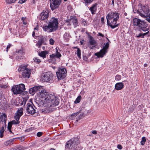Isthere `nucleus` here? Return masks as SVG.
<instances>
[{
	"label": "nucleus",
	"instance_id": "56",
	"mask_svg": "<svg viewBox=\"0 0 150 150\" xmlns=\"http://www.w3.org/2000/svg\"><path fill=\"white\" fill-rule=\"evenodd\" d=\"M82 24L84 25H87L86 22L85 21H83Z\"/></svg>",
	"mask_w": 150,
	"mask_h": 150
},
{
	"label": "nucleus",
	"instance_id": "12",
	"mask_svg": "<svg viewBox=\"0 0 150 150\" xmlns=\"http://www.w3.org/2000/svg\"><path fill=\"white\" fill-rule=\"evenodd\" d=\"M61 56V54L58 52L57 48H56L55 54H52L51 55H50V59H49L48 61L49 62L52 61L55 62L56 61V58H60Z\"/></svg>",
	"mask_w": 150,
	"mask_h": 150
},
{
	"label": "nucleus",
	"instance_id": "55",
	"mask_svg": "<svg viewBox=\"0 0 150 150\" xmlns=\"http://www.w3.org/2000/svg\"><path fill=\"white\" fill-rule=\"evenodd\" d=\"M7 87V86L6 85H1V88H6Z\"/></svg>",
	"mask_w": 150,
	"mask_h": 150
},
{
	"label": "nucleus",
	"instance_id": "20",
	"mask_svg": "<svg viewBox=\"0 0 150 150\" xmlns=\"http://www.w3.org/2000/svg\"><path fill=\"white\" fill-rule=\"evenodd\" d=\"M141 9L144 14L147 16L149 11V7L147 6H144L141 7Z\"/></svg>",
	"mask_w": 150,
	"mask_h": 150
},
{
	"label": "nucleus",
	"instance_id": "7",
	"mask_svg": "<svg viewBox=\"0 0 150 150\" xmlns=\"http://www.w3.org/2000/svg\"><path fill=\"white\" fill-rule=\"evenodd\" d=\"M28 65H21L20 66L18 70L21 71L22 76L24 78H29L31 72V70L27 67Z\"/></svg>",
	"mask_w": 150,
	"mask_h": 150
},
{
	"label": "nucleus",
	"instance_id": "25",
	"mask_svg": "<svg viewBox=\"0 0 150 150\" xmlns=\"http://www.w3.org/2000/svg\"><path fill=\"white\" fill-rule=\"evenodd\" d=\"M0 120L2 122H4L5 124L7 120V116L6 114H3L0 117Z\"/></svg>",
	"mask_w": 150,
	"mask_h": 150
},
{
	"label": "nucleus",
	"instance_id": "48",
	"mask_svg": "<svg viewBox=\"0 0 150 150\" xmlns=\"http://www.w3.org/2000/svg\"><path fill=\"white\" fill-rule=\"evenodd\" d=\"M80 112L79 111V112H77L76 113H73L72 114V115H71L72 116H77L79 113Z\"/></svg>",
	"mask_w": 150,
	"mask_h": 150
},
{
	"label": "nucleus",
	"instance_id": "15",
	"mask_svg": "<svg viewBox=\"0 0 150 150\" xmlns=\"http://www.w3.org/2000/svg\"><path fill=\"white\" fill-rule=\"evenodd\" d=\"M49 15V11L48 10L46 9V10H43L42 12L40 14V20H43L47 19Z\"/></svg>",
	"mask_w": 150,
	"mask_h": 150
},
{
	"label": "nucleus",
	"instance_id": "36",
	"mask_svg": "<svg viewBox=\"0 0 150 150\" xmlns=\"http://www.w3.org/2000/svg\"><path fill=\"white\" fill-rule=\"evenodd\" d=\"M6 3L8 4L14 3L17 0H5Z\"/></svg>",
	"mask_w": 150,
	"mask_h": 150
},
{
	"label": "nucleus",
	"instance_id": "4",
	"mask_svg": "<svg viewBox=\"0 0 150 150\" xmlns=\"http://www.w3.org/2000/svg\"><path fill=\"white\" fill-rule=\"evenodd\" d=\"M38 96L40 98L39 100L36 101V103H40V104H45V103L47 101L48 97H50V94H49L46 91L42 88V87L40 86V91H39Z\"/></svg>",
	"mask_w": 150,
	"mask_h": 150
},
{
	"label": "nucleus",
	"instance_id": "3",
	"mask_svg": "<svg viewBox=\"0 0 150 150\" xmlns=\"http://www.w3.org/2000/svg\"><path fill=\"white\" fill-rule=\"evenodd\" d=\"M79 141L76 137L71 139L65 145V149L68 150H78L79 148Z\"/></svg>",
	"mask_w": 150,
	"mask_h": 150
},
{
	"label": "nucleus",
	"instance_id": "17",
	"mask_svg": "<svg viewBox=\"0 0 150 150\" xmlns=\"http://www.w3.org/2000/svg\"><path fill=\"white\" fill-rule=\"evenodd\" d=\"M40 86H35L30 88L29 91V93L32 95H34L35 92L40 91Z\"/></svg>",
	"mask_w": 150,
	"mask_h": 150
},
{
	"label": "nucleus",
	"instance_id": "27",
	"mask_svg": "<svg viewBox=\"0 0 150 150\" xmlns=\"http://www.w3.org/2000/svg\"><path fill=\"white\" fill-rule=\"evenodd\" d=\"M139 15L140 16H141L142 17H146V20L148 21L149 23H150V14L149 15L148 14L147 15V16H146L145 14H143L142 13H139Z\"/></svg>",
	"mask_w": 150,
	"mask_h": 150
},
{
	"label": "nucleus",
	"instance_id": "62",
	"mask_svg": "<svg viewBox=\"0 0 150 150\" xmlns=\"http://www.w3.org/2000/svg\"><path fill=\"white\" fill-rule=\"evenodd\" d=\"M67 33H65L64 34V38H65V36H67Z\"/></svg>",
	"mask_w": 150,
	"mask_h": 150
},
{
	"label": "nucleus",
	"instance_id": "43",
	"mask_svg": "<svg viewBox=\"0 0 150 150\" xmlns=\"http://www.w3.org/2000/svg\"><path fill=\"white\" fill-rule=\"evenodd\" d=\"M49 42H50V44L51 45H54V41L52 38H50V40H49Z\"/></svg>",
	"mask_w": 150,
	"mask_h": 150
},
{
	"label": "nucleus",
	"instance_id": "44",
	"mask_svg": "<svg viewBox=\"0 0 150 150\" xmlns=\"http://www.w3.org/2000/svg\"><path fill=\"white\" fill-rule=\"evenodd\" d=\"M43 133L42 132H38L37 134V136L38 137H40L42 136Z\"/></svg>",
	"mask_w": 150,
	"mask_h": 150
},
{
	"label": "nucleus",
	"instance_id": "39",
	"mask_svg": "<svg viewBox=\"0 0 150 150\" xmlns=\"http://www.w3.org/2000/svg\"><path fill=\"white\" fill-rule=\"evenodd\" d=\"M12 125L11 124V123L10 122H9L8 123V129L9 130L11 131V128L12 127Z\"/></svg>",
	"mask_w": 150,
	"mask_h": 150
},
{
	"label": "nucleus",
	"instance_id": "59",
	"mask_svg": "<svg viewBox=\"0 0 150 150\" xmlns=\"http://www.w3.org/2000/svg\"><path fill=\"white\" fill-rule=\"evenodd\" d=\"M35 32L34 31H33V34H32V36L33 37H34L35 36Z\"/></svg>",
	"mask_w": 150,
	"mask_h": 150
},
{
	"label": "nucleus",
	"instance_id": "5",
	"mask_svg": "<svg viewBox=\"0 0 150 150\" xmlns=\"http://www.w3.org/2000/svg\"><path fill=\"white\" fill-rule=\"evenodd\" d=\"M133 23L134 26L139 27L143 31H146L149 30V28H147L148 24L144 20L135 18L133 19Z\"/></svg>",
	"mask_w": 150,
	"mask_h": 150
},
{
	"label": "nucleus",
	"instance_id": "58",
	"mask_svg": "<svg viewBox=\"0 0 150 150\" xmlns=\"http://www.w3.org/2000/svg\"><path fill=\"white\" fill-rule=\"evenodd\" d=\"M38 26L37 25V26L36 27L34 28V30H38Z\"/></svg>",
	"mask_w": 150,
	"mask_h": 150
},
{
	"label": "nucleus",
	"instance_id": "61",
	"mask_svg": "<svg viewBox=\"0 0 150 150\" xmlns=\"http://www.w3.org/2000/svg\"><path fill=\"white\" fill-rule=\"evenodd\" d=\"M124 15L125 16H127V14L125 12L124 13Z\"/></svg>",
	"mask_w": 150,
	"mask_h": 150
},
{
	"label": "nucleus",
	"instance_id": "32",
	"mask_svg": "<svg viewBox=\"0 0 150 150\" xmlns=\"http://www.w3.org/2000/svg\"><path fill=\"white\" fill-rule=\"evenodd\" d=\"M86 6L91 4L94 0H83Z\"/></svg>",
	"mask_w": 150,
	"mask_h": 150
},
{
	"label": "nucleus",
	"instance_id": "37",
	"mask_svg": "<svg viewBox=\"0 0 150 150\" xmlns=\"http://www.w3.org/2000/svg\"><path fill=\"white\" fill-rule=\"evenodd\" d=\"M121 79V75L118 74L115 77V79L116 80L119 81Z\"/></svg>",
	"mask_w": 150,
	"mask_h": 150
},
{
	"label": "nucleus",
	"instance_id": "22",
	"mask_svg": "<svg viewBox=\"0 0 150 150\" xmlns=\"http://www.w3.org/2000/svg\"><path fill=\"white\" fill-rule=\"evenodd\" d=\"M97 4H95L92 5L91 7L89 10L91 11L92 14H94L96 13V12L97 10Z\"/></svg>",
	"mask_w": 150,
	"mask_h": 150
},
{
	"label": "nucleus",
	"instance_id": "60",
	"mask_svg": "<svg viewBox=\"0 0 150 150\" xmlns=\"http://www.w3.org/2000/svg\"><path fill=\"white\" fill-rule=\"evenodd\" d=\"M23 23L24 25H26L27 24L24 21H23Z\"/></svg>",
	"mask_w": 150,
	"mask_h": 150
},
{
	"label": "nucleus",
	"instance_id": "8",
	"mask_svg": "<svg viewBox=\"0 0 150 150\" xmlns=\"http://www.w3.org/2000/svg\"><path fill=\"white\" fill-rule=\"evenodd\" d=\"M53 74L50 71L42 73L41 76L42 81L50 83L53 82Z\"/></svg>",
	"mask_w": 150,
	"mask_h": 150
},
{
	"label": "nucleus",
	"instance_id": "28",
	"mask_svg": "<svg viewBox=\"0 0 150 150\" xmlns=\"http://www.w3.org/2000/svg\"><path fill=\"white\" fill-rule=\"evenodd\" d=\"M16 53H17V54L18 55L22 57V56L23 55V54L24 53V52L23 49H21L16 51Z\"/></svg>",
	"mask_w": 150,
	"mask_h": 150
},
{
	"label": "nucleus",
	"instance_id": "19",
	"mask_svg": "<svg viewBox=\"0 0 150 150\" xmlns=\"http://www.w3.org/2000/svg\"><path fill=\"white\" fill-rule=\"evenodd\" d=\"M70 21L72 23L74 27H76L79 26L78 21L76 18L75 16L71 17Z\"/></svg>",
	"mask_w": 150,
	"mask_h": 150
},
{
	"label": "nucleus",
	"instance_id": "52",
	"mask_svg": "<svg viewBox=\"0 0 150 150\" xmlns=\"http://www.w3.org/2000/svg\"><path fill=\"white\" fill-rule=\"evenodd\" d=\"M104 19L103 17H102L101 18V23L103 24L104 23Z\"/></svg>",
	"mask_w": 150,
	"mask_h": 150
},
{
	"label": "nucleus",
	"instance_id": "31",
	"mask_svg": "<svg viewBox=\"0 0 150 150\" xmlns=\"http://www.w3.org/2000/svg\"><path fill=\"white\" fill-rule=\"evenodd\" d=\"M105 46L103 47L102 49L105 51H107V49L109 47V43L108 42H107L105 44Z\"/></svg>",
	"mask_w": 150,
	"mask_h": 150
},
{
	"label": "nucleus",
	"instance_id": "47",
	"mask_svg": "<svg viewBox=\"0 0 150 150\" xmlns=\"http://www.w3.org/2000/svg\"><path fill=\"white\" fill-rule=\"evenodd\" d=\"M18 139L21 140V141H24L25 139L24 137H20L18 138Z\"/></svg>",
	"mask_w": 150,
	"mask_h": 150
},
{
	"label": "nucleus",
	"instance_id": "18",
	"mask_svg": "<svg viewBox=\"0 0 150 150\" xmlns=\"http://www.w3.org/2000/svg\"><path fill=\"white\" fill-rule=\"evenodd\" d=\"M107 52V51H105L102 49L100 50L99 52L95 53V55L97 56L98 58L103 57Z\"/></svg>",
	"mask_w": 150,
	"mask_h": 150
},
{
	"label": "nucleus",
	"instance_id": "29",
	"mask_svg": "<svg viewBox=\"0 0 150 150\" xmlns=\"http://www.w3.org/2000/svg\"><path fill=\"white\" fill-rule=\"evenodd\" d=\"M14 139H11L10 140H7L6 142H4V144L6 146H7L9 144H11V143H12L14 141Z\"/></svg>",
	"mask_w": 150,
	"mask_h": 150
},
{
	"label": "nucleus",
	"instance_id": "1",
	"mask_svg": "<svg viewBox=\"0 0 150 150\" xmlns=\"http://www.w3.org/2000/svg\"><path fill=\"white\" fill-rule=\"evenodd\" d=\"M120 14L116 11L110 12L106 16L107 24L112 28L117 27L119 24H116L117 21L119 18Z\"/></svg>",
	"mask_w": 150,
	"mask_h": 150
},
{
	"label": "nucleus",
	"instance_id": "24",
	"mask_svg": "<svg viewBox=\"0 0 150 150\" xmlns=\"http://www.w3.org/2000/svg\"><path fill=\"white\" fill-rule=\"evenodd\" d=\"M49 53V52L47 51H41L38 53L39 56L42 57L43 59L45 58L46 55Z\"/></svg>",
	"mask_w": 150,
	"mask_h": 150
},
{
	"label": "nucleus",
	"instance_id": "2",
	"mask_svg": "<svg viewBox=\"0 0 150 150\" xmlns=\"http://www.w3.org/2000/svg\"><path fill=\"white\" fill-rule=\"evenodd\" d=\"M58 23L57 18H52L50 20L47 25H44L42 27L43 30L47 33L55 31L58 28Z\"/></svg>",
	"mask_w": 150,
	"mask_h": 150
},
{
	"label": "nucleus",
	"instance_id": "11",
	"mask_svg": "<svg viewBox=\"0 0 150 150\" xmlns=\"http://www.w3.org/2000/svg\"><path fill=\"white\" fill-rule=\"evenodd\" d=\"M62 2V0H50V5L51 9L53 10L59 7Z\"/></svg>",
	"mask_w": 150,
	"mask_h": 150
},
{
	"label": "nucleus",
	"instance_id": "16",
	"mask_svg": "<svg viewBox=\"0 0 150 150\" xmlns=\"http://www.w3.org/2000/svg\"><path fill=\"white\" fill-rule=\"evenodd\" d=\"M23 114V108H20L18 109L17 112L15 113V115L14 117L16 120L19 121V119Z\"/></svg>",
	"mask_w": 150,
	"mask_h": 150
},
{
	"label": "nucleus",
	"instance_id": "42",
	"mask_svg": "<svg viewBox=\"0 0 150 150\" xmlns=\"http://www.w3.org/2000/svg\"><path fill=\"white\" fill-rule=\"evenodd\" d=\"M13 29L12 28H9V30L10 31L11 33H12L14 34H16V33H17L16 30H13Z\"/></svg>",
	"mask_w": 150,
	"mask_h": 150
},
{
	"label": "nucleus",
	"instance_id": "26",
	"mask_svg": "<svg viewBox=\"0 0 150 150\" xmlns=\"http://www.w3.org/2000/svg\"><path fill=\"white\" fill-rule=\"evenodd\" d=\"M24 149V147L21 146H16L13 148L10 149V150H22Z\"/></svg>",
	"mask_w": 150,
	"mask_h": 150
},
{
	"label": "nucleus",
	"instance_id": "9",
	"mask_svg": "<svg viewBox=\"0 0 150 150\" xmlns=\"http://www.w3.org/2000/svg\"><path fill=\"white\" fill-rule=\"evenodd\" d=\"M25 86L23 84H21L14 86L12 88V91L15 94L21 93L25 90Z\"/></svg>",
	"mask_w": 150,
	"mask_h": 150
},
{
	"label": "nucleus",
	"instance_id": "51",
	"mask_svg": "<svg viewBox=\"0 0 150 150\" xmlns=\"http://www.w3.org/2000/svg\"><path fill=\"white\" fill-rule=\"evenodd\" d=\"M149 33V32L148 31L146 33H144L143 34H142V38H143L144 37V36L145 35H147V34H148V33Z\"/></svg>",
	"mask_w": 150,
	"mask_h": 150
},
{
	"label": "nucleus",
	"instance_id": "41",
	"mask_svg": "<svg viewBox=\"0 0 150 150\" xmlns=\"http://www.w3.org/2000/svg\"><path fill=\"white\" fill-rule=\"evenodd\" d=\"M33 60L34 62H37L38 63H39L41 62L40 60L37 57L34 58Z\"/></svg>",
	"mask_w": 150,
	"mask_h": 150
},
{
	"label": "nucleus",
	"instance_id": "40",
	"mask_svg": "<svg viewBox=\"0 0 150 150\" xmlns=\"http://www.w3.org/2000/svg\"><path fill=\"white\" fill-rule=\"evenodd\" d=\"M70 19H68V20H67L66 22H65V24L66 25H67L69 27V26H70L71 25V23H71V22H70Z\"/></svg>",
	"mask_w": 150,
	"mask_h": 150
},
{
	"label": "nucleus",
	"instance_id": "23",
	"mask_svg": "<svg viewBox=\"0 0 150 150\" xmlns=\"http://www.w3.org/2000/svg\"><path fill=\"white\" fill-rule=\"evenodd\" d=\"M124 87V85L121 82L117 83L115 85V88L117 90L122 89Z\"/></svg>",
	"mask_w": 150,
	"mask_h": 150
},
{
	"label": "nucleus",
	"instance_id": "63",
	"mask_svg": "<svg viewBox=\"0 0 150 150\" xmlns=\"http://www.w3.org/2000/svg\"><path fill=\"white\" fill-rule=\"evenodd\" d=\"M147 66V64H144V66L145 67H146Z\"/></svg>",
	"mask_w": 150,
	"mask_h": 150
},
{
	"label": "nucleus",
	"instance_id": "6",
	"mask_svg": "<svg viewBox=\"0 0 150 150\" xmlns=\"http://www.w3.org/2000/svg\"><path fill=\"white\" fill-rule=\"evenodd\" d=\"M47 101L45 104L49 107H54L57 106L59 103V100L58 97L50 94V97H48Z\"/></svg>",
	"mask_w": 150,
	"mask_h": 150
},
{
	"label": "nucleus",
	"instance_id": "21",
	"mask_svg": "<svg viewBox=\"0 0 150 150\" xmlns=\"http://www.w3.org/2000/svg\"><path fill=\"white\" fill-rule=\"evenodd\" d=\"M38 106H41V105H42L46 107V108L43 109H42L41 110V111L42 112L44 113H46L47 112H48L49 111V108H50L51 107H48L47 105V104H45H45H40V103H38Z\"/></svg>",
	"mask_w": 150,
	"mask_h": 150
},
{
	"label": "nucleus",
	"instance_id": "38",
	"mask_svg": "<svg viewBox=\"0 0 150 150\" xmlns=\"http://www.w3.org/2000/svg\"><path fill=\"white\" fill-rule=\"evenodd\" d=\"M11 122V123L12 125H17L18 124L20 123V122L18 121H15V120H13Z\"/></svg>",
	"mask_w": 150,
	"mask_h": 150
},
{
	"label": "nucleus",
	"instance_id": "46",
	"mask_svg": "<svg viewBox=\"0 0 150 150\" xmlns=\"http://www.w3.org/2000/svg\"><path fill=\"white\" fill-rule=\"evenodd\" d=\"M27 0H19L18 1V3L20 4H23Z\"/></svg>",
	"mask_w": 150,
	"mask_h": 150
},
{
	"label": "nucleus",
	"instance_id": "13",
	"mask_svg": "<svg viewBox=\"0 0 150 150\" xmlns=\"http://www.w3.org/2000/svg\"><path fill=\"white\" fill-rule=\"evenodd\" d=\"M34 107H35L33 104L27 103L26 108L27 113L31 115H33L36 113V110L34 109Z\"/></svg>",
	"mask_w": 150,
	"mask_h": 150
},
{
	"label": "nucleus",
	"instance_id": "57",
	"mask_svg": "<svg viewBox=\"0 0 150 150\" xmlns=\"http://www.w3.org/2000/svg\"><path fill=\"white\" fill-rule=\"evenodd\" d=\"M98 35L100 36H101L102 37H104V35L101 33H98Z\"/></svg>",
	"mask_w": 150,
	"mask_h": 150
},
{
	"label": "nucleus",
	"instance_id": "45",
	"mask_svg": "<svg viewBox=\"0 0 150 150\" xmlns=\"http://www.w3.org/2000/svg\"><path fill=\"white\" fill-rule=\"evenodd\" d=\"M11 44H9L8 45L7 47H6V51L7 52L8 51V50H9V49H10V48L11 47Z\"/></svg>",
	"mask_w": 150,
	"mask_h": 150
},
{
	"label": "nucleus",
	"instance_id": "14",
	"mask_svg": "<svg viewBox=\"0 0 150 150\" xmlns=\"http://www.w3.org/2000/svg\"><path fill=\"white\" fill-rule=\"evenodd\" d=\"M89 47L91 49H93L96 45V41L95 39L91 35L88 36Z\"/></svg>",
	"mask_w": 150,
	"mask_h": 150
},
{
	"label": "nucleus",
	"instance_id": "54",
	"mask_svg": "<svg viewBox=\"0 0 150 150\" xmlns=\"http://www.w3.org/2000/svg\"><path fill=\"white\" fill-rule=\"evenodd\" d=\"M92 132L93 134H96L97 133V131L96 130L92 131Z\"/></svg>",
	"mask_w": 150,
	"mask_h": 150
},
{
	"label": "nucleus",
	"instance_id": "50",
	"mask_svg": "<svg viewBox=\"0 0 150 150\" xmlns=\"http://www.w3.org/2000/svg\"><path fill=\"white\" fill-rule=\"evenodd\" d=\"M117 148L121 150V149H122V146L121 145L118 144L117 146Z\"/></svg>",
	"mask_w": 150,
	"mask_h": 150
},
{
	"label": "nucleus",
	"instance_id": "30",
	"mask_svg": "<svg viewBox=\"0 0 150 150\" xmlns=\"http://www.w3.org/2000/svg\"><path fill=\"white\" fill-rule=\"evenodd\" d=\"M4 131V127H2L0 130V137L1 138L3 137V134Z\"/></svg>",
	"mask_w": 150,
	"mask_h": 150
},
{
	"label": "nucleus",
	"instance_id": "53",
	"mask_svg": "<svg viewBox=\"0 0 150 150\" xmlns=\"http://www.w3.org/2000/svg\"><path fill=\"white\" fill-rule=\"evenodd\" d=\"M3 96V93L1 91L0 92V99L2 98Z\"/></svg>",
	"mask_w": 150,
	"mask_h": 150
},
{
	"label": "nucleus",
	"instance_id": "35",
	"mask_svg": "<svg viewBox=\"0 0 150 150\" xmlns=\"http://www.w3.org/2000/svg\"><path fill=\"white\" fill-rule=\"evenodd\" d=\"M142 140L141 141L140 143L142 145H144V144L146 141V139L145 137H142Z\"/></svg>",
	"mask_w": 150,
	"mask_h": 150
},
{
	"label": "nucleus",
	"instance_id": "34",
	"mask_svg": "<svg viewBox=\"0 0 150 150\" xmlns=\"http://www.w3.org/2000/svg\"><path fill=\"white\" fill-rule=\"evenodd\" d=\"M81 96H78L74 101L75 103L76 104L79 103L81 100Z\"/></svg>",
	"mask_w": 150,
	"mask_h": 150
},
{
	"label": "nucleus",
	"instance_id": "10",
	"mask_svg": "<svg viewBox=\"0 0 150 150\" xmlns=\"http://www.w3.org/2000/svg\"><path fill=\"white\" fill-rule=\"evenodd\" d=\"M67 71L64 68H59L58 71L56 72L57 78L58 79H64L67 75Z\"/></svg>",
	"mask_w": 150,
	"mask_h": 150
},
{
	"label": "nucleus",
	"instance_id": "49",
	"mask_svg": "<svg viewBox=\"0 0 150 150\" xmlns=\"http://www.w3.org/2000/svg\"><path fill=\"white\" fill-rule=\"evenodd\" d=\"M142 34L141 33H140L137 36V38H139L140 37H141L142 38Z\"/></svg>",
	"mask_w": 150,
	"mask_h": 150
},
{
	"label": "nucleus",
	"instance_id": "64",
	"mask_svg": "<svg viewBox=\"0 0 150 150\" xmlns=\"http://www.w3.org/2000/svg\"><path fill=\"white\" fill-rule=\"evenodd\" d=\"M50 150H55L53 148H51L50 149Z\"/></svg>",
	"mask_w": 150,
	"mask_h": 150
},
{
	"label": "nucleus",
	"instance_id": "33",
	"mask_svg": "<svg viewBox=\"0 0 150 150\" xmlns=\"http://www.w3.org/2000/svg\"><path fill=\"white\" fill-rule=\"evenodd\" d=\"M76 54L77 55L78 57L80 59L81 58V51L80 50L77 48V50L76 51Z\"/></svg>",
	"mask_w": 150,
	"mask_h": 150
}]
</instances>
